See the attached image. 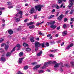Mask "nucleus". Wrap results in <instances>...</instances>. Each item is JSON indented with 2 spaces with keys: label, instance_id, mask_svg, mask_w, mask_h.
Here are the masks:
<instances>
[{
  "label": "nucleus",
  "instance_id": "f257e3e1",
  "mask_svg": "<svg viewBox=\"0 0 74 74\" xmlns=\"http://www.w3.org/2000/svg\"><path fill=\"white\" fill-rule=\"evenodd\" d=\"M52 64V61H50L48 62H45V63L43 66L42 67L41 69H45V67H46L47 66H48L49 64Z\"/></svg>",
  "mask_w": 74,
  "mask_h": 74
},
{
  "label": "nucleus",
  "instance_id": "f03ea898",
  "mask_svg": "<svg viewBox=\"0 0 74 74\" xmlns=\"http://www.w3.org/2000/svg\"><path fill=\"white\" fill-rule=\"evenodd\" d=\"M35 51H37L38 50V48L40 47L41 46V44H40L38 42H36L35 44Z\"/></svg>",
  "mask_w": 74,
  "mask_h": 74
},
{
  "label": "nucleus",
  "instance_id": "7ed1b4c3",
  "mask_svg": "<svg viewBox=\"0 0 74 74\" xmlns=\"http://www.w3.org/2000/svg\"><path fill=\"white\" fill-rule=\"evenodd\" d=\"M35 8L36 9H38V11H40L41 10V8L43 7L42 5H38L35 6Z\"/></svg>",
  "mask_w": 74,
  "mask_h": 74
},
{
  "label": "nucleus",
  "instance_id": "20e7f679",
  "mask_svg": "<svg viewBox=\"0 0 74 74\" xmlns=\"http://www.w3.org/2000/svg\"><path fill=\"white\" fill-rule=\"evenodd\" d=\"M7 3V5L8 6V8H9V9H10V8H13V7H14V6L13 5H12V3H11V2H8Z\"/></svg>",
  "mask_w": 74,
  "mask_h": 74
},
{
  "label": "nucleus",
  "instance_id": "39448f33",
  "mask_svg": "<svg viewBox=\"0 0 74 74\" xmlns=\"http://www.w3.org/2000/svg\"><path fill=\"white\" fill-rule=\"evenodd\" d=\"M15 47L13 48L12 50L11 51V53H8L6 54V56H11V53H12V52L15 51Z\"/></svg>",
  "mask_w": 74,
  "mask_h": 74
},
{
  "label": "nucleus",
  "instance_id": "423d86ee",
  "mask_svg": "<svg viewBox=\"0 0 74 74\" xmlns=\"http://www.w3.org/2000/svg\"><path fill=\"white\" fill-rule=\"evenodd\" d=\"M63 63H61L60 67V71L61 72L63 71V69H62V67H64V66H66V67H67V66H68V65H67V64H65L64 65H63Z\"/></svg>",
  "mask_w": 74,
  "mask_h": 74
},
{
  "label": "nucleus",
  "instance_id": "0eeeda50",
  "mask_svg": "<svg viewBox=\"0 0 74 74\" xmlns=\"http://www.w3.org/2000/svg\"><path fill=\"white\" fill-rule=\"evenodd\" d=\"M69 3L70 4V5L71 6H68V7L69 8H70L71 7H72V6L73 4V3H74V0H69Z\"/></svg>",
  "mask_w": 74,
  "mask_h": 74
},
{
  "label": "nucleus",
  "instance_id": "6e6552de",
  "mask_svg": "<svg viewBox=\"0 0 74 74\" xmlns=\"http://www.w3.org/2000/svg\"><path fill=\"white\" fill-rule=\"evenodd\" d=\"M64 15H63V14L61 15L57 18L58 20V21H61V20H62V18H63V17H64Z\"/></svg>",
  "mask_w": 74,
  "mask_h": 74
},
{
  "label": "nucleus",
  "instance_id": "1a4fd4ad",
  "mask_svg": "<svg viewBox=\"0 0 74 74\" xmlns=\"http://www.w3.org/2000/svg\"><path fill=\"white\" fill-rule=\"evenodd\" d=\"M35 10L34 8H32L29 11V13H30V14H33V13H34Z\"/></svg>",
  "mask_w": 74,
  "mask_h": 74
},
{
  "label": "nucleus",
  "instance_id": "9d476101",
  "mask_svg": "<svg viewBox=\"0 0 74 74\" xmlns=\"http://www.w3.org/2000/svg\"><path fill=\"white\" fill-rule=\"evenodd\" d=\"M5 58L4 56H2L0 59V61H5Z\"/></svg>",
  "mask_w": 74,
  "mask_h": 74
},
{
  "label": "nucleus",
  "instance_id": "9b49d317",
  "mask_svg": "<svg viewBox=\"0 0 74 74\" xmlns=\"http://www.w3.org/2000/svg\"><path fill=\"white\" fill-rule=\"evenodd\" d=\"M73 45L74 44L73 43L69 45L67 47L66 49H69L70 48H71V47H73Z\"/></svg>",
  "mask_w": 74,
  "mask_h": 74
},
{
  "label": "nucleus",
  "instance_id": "f8f14e48",
  "mask_svg": "<svg viewBox=\"0 0 74 74\" xmlns=\"http://www.w3.org/2000/svg\"><path fill=\"white\" fill-rule=\"evenodd\" d=\"M40 65H36L35 67L34 68V70H37V69H38V68H39V67H40Z\"/></svg>",
  "mask_w": 74,
  "mask_h": 74
},
{
  "label": "nucleus",
  "instance_id": "ddd939ff",
  "mask_svg": "<svg viewBox=\"0 0 74 74\" xmlns=\"http://www.w3.org/2000/svg\"><path fill=\"white\" fill-rule=\"evenodd\" d=\"M19 14H20L21 16H19V18H22V14H23V12H22V11H20V12H19Z\"/></svg>",
  "mask_w": 74,
  "mask_h": 74
},
{
  "label": "nucleus",
  "instance_id": "4468645a",
  "mask_svg": "<svg viewBox=\"0 0 74 74\" xmlns=\"http://www.w3.org/2000/svg\"><path fill=\"white\" fill-rule=\"evenodd\" d=\"M48 24H50L51 25H53L55 23V21H53L51 23L48 22Z\"/></svg>",
  "mask_w": 74,
  "mask_h": 74
},
{
  "label": "nucleus",
  "instance_id": "2eb2a0df",
  "mask_svg": "<svg viewBox=\"0 0 74 74\" xmlns=\"http://www.w3.org/2000/svg\"><path fill=\"white\" fill-rule=\"evenodd\" d=\"M8 33L10 34H13V31L11 29H9L8 30Z\"/></svg>",
  "mask_w": 74,
  "mask_h": 74
},
{
  "label": "nucleus",
  "instance_id": "dca6fc26",
  "mask_svg": "<svg viewBox=\"0 0 74 74\" xmlns=\"http://www.w3.org/2000/svg\"><path fill=\"white\" fill-rule=\"evenodd\" d=\"M56 27H57V26L56 25H51L50 26V27H51V28H52V29H55V28H56Z\"/></svg>",
  "mask_w": 74,
  "mask_h": 74
},
{
  "label": "nucleus",
  "instance_id": "f3484780",
  "mask_svg": "<svg viewBox=\"0 0 74 74\" xmlns=\"http://www.w3.org/2000/svg\"><path fill=\"white\" fill-rule=\"evenodd\" d=\"M23 58H20L19 59L18 63H22V60H23Z\"/></svg>",
  "mask_w": 74,
  "mask_h": 74
},
{
  "label": "nucleus",
  "instance_id": "a211bd4d",
  "mask_svg": "<svg viewBox=\"0 0 74 74\" xmlns=\"http://www.w3.org/2000/svg\"><path fill=\"white\" fill-rule=\"evenodd\" d=\"M67 32L66 31H65L63 32L62 35L63 36H65L66 35H67Z\"/></svg>",
  "mask_w": 74,
  "mask_h": 74
},
{
  "label": "nucleus",
  "instance_id": "6ab92c4d",
  "mask_svg": "<svg viewBox=\"0 0 74 74\" xmlns=\"http://www.w3.org/2000/svg\"><path fill=\"white\" fill-rule=\"evenodd\" d=\"M42 53V51H40V52L37 54V56H40L41 55Z\"/></svg>",
  "mask_w": 74,
  "mask_h": 74
},
{
  "label": "nucleus",
  "instance_id": "aec40b11",
  "mask_svg": "<svg viewBox=\"0 0 74 74\" xmlns=\"http://www.w3.org/2000/svg\"><path fill=\"white\" fill-rule=\"evenodd\" d=\"M59 67V64L58 63H57L55 64V65L54 66V67L56 68H57Z\"/></svg>",
  "mask_w": 74,
  "mask_h": 74
},
{
  "label": "nucleus",
  "instance_id": "412c9836",
  "mask_svg": "<svg viewBox=\"0 0 74 74\" xmlns=\"http://www.w3.org/2000/svg\"><path fill=\"white\" fill-rule=\"evenodd\" d=\"M34 27H35L34 25L29 26V29H34Z\"/></svg>",
  "mask_w": 74,
  "mask_h": 74
},
{
  "label": "nucleus",
  "instance_id": "4be33fe9",
  "mask_svg": "<svg viewBox=\"0 0 74 74\" xmlns=\"http://www.w3.org/2000/svg\"><path fill=\"white\" fill-rule=\"evenodd\" d=\"M30 41L32 42H34V37H32L30 39Z\"/></svg>",
  "mask_w": 74,
  "mask_h": 74
},
{
  "label": "nucleus",
  "instance_id": "5701e85b",
  "mask_svg": "<svg viewBox=\"0 0 74 74\" xmlns=\"http://www.w3.org/2000/svg\"><path fill=\"white\" fill-rule=\"evenodd\" d=\"M9 47V46L8 45H6L5 47V49L6 51H7L8 50V49Z\"/></svg>",
  "mask_w": 74,
  "mask_h": 74
},
{
  "label": "nucleus",
  "instance_id": "b1692460",
  "mask_svg": "<svg viewBox=\"0 0 74 74\" xmlns=\"http://www.w3.org/2000/svg\"><path fill=\"white\" fill-rule=\"evenodd\" d=\"M26 50L27 52H29L31 51V49L29 48H27L26 49Z\"/></svg>",
  "mask_w": 74,
  "mask_h": 74
},
{
  "label": "nucleus",
  "instance_id": "393cba45",
  "mask_svg": "<svg viewBox=\"0 0 74 74\" xmlns=\"http://www.w3.org/2000/svg\"><path fill=\"white\" fill-rule=\"evenodd\" d=\"M23 55V53L22 52H21L19 53V56L21 57V56H22Z\"/></svg>",
  "mask_w": 74,
  "mask_h": 74
},
{
  "label": "nucleus",
  "instance_id": "a878e982",
  "mask_svg": "<svg viewBox=\"0 0 74 74\" xmlns=\"http://www.w3.org/2000/svg\"><path fill=\"white\" fill-rule=\"evenodd\" d=\"M44 22V21H42L40 23H39L38 22L37 23L36 25L38 26L39 25H41V24H42V23H43Z\"/></svg>",
  "mask_w": 74,
  "mask_h": 74
},
{
  "label": "nucleus",
  "instance_id": "bb28decb",
  "mask_svg": "<svg viewBox=\"0 0 74 74\" xmlns=\"http://www.w3.org/2000/svg\"><path fill=\"white\" fill-rule=\"evenodd\" d=\"M34 23L32 22H30L29 23H27V26H29V25H33V24Z\"/></svg>",
  "mask_w": 74,
  "mask_h": 74
},
{
  "label": "nucleus",
  "instance_id": "cd10ccee",
  "mask_svg": "<svg viewBox=\"0 0 74 74\" xmlns=\"http://www.w3.org/2000/svg\"><path fill=\"white\" fill-rule=\"evenodd\" d=\"M23 45L24 47H27V46H28V44L25 43H23Z\"/></svg>",
  "mask_w": 74,
  "mask_h": 74
},
{
  "label": "nucleus",
  "instance_id": "c85d7f7f",
  "mask_svg": "<svg viewBox=\"0 0 74 74\" xmlns=\"http://www.w3.org/2000/svg\"><path fill=\"white\" fill-rule=\"evenodd\" d=\"M22 29V28L21 27H19L18 28L16 29L17 31L18 32L19 30H21V29Z\"/></svg>",
  "mask_w": 74,
  "mask_h": 74
},
{
  "label": "nucleus",
  "instance_id": "c756f323",
  "mask_svg": "<svg viewBox=\"0 0 74 74\" xmlns=\"http://www.w3.org/2000/svg\"><path fill=\"white\" fill-rule=\"evenodd\" d=\"M54 16L53 15H51L49 17V18H48L49 19H51V18H52L53 17H54Z\"/></svg>",
  "mask_w": 74,
  "mask_h": 74
},
{
  "label": "nucleus",
  "instance_id": "7c9ffc66",
  "mask_svg": "<svg viewBox=\"0 0 74 74\" xmlns=\"http://www.w3.org/2000/svg\"><path fill=\"white\" fill-rule=\"evenodd\" d=\"M45 44V43L44 42H43L41 44H40L41 45L42 48H44L45 47V45H44Z\"/></svg>",
  "mask_w": 74,
  "mask_h": 74
},
{
  "label": "nucleus",
  "instance_id": "2f4dec72",
  "mask_svg": "<svg viewBox=\"0 0 74 74\" xmlns=\"http://www.w3.org/2000/svg\"><path fill=\"white\" fill-rule=\"evenodd\" d=\"M38 72L40 73H44V71L43 70H39L38 71Z\"/></svg>",
  "mask_w": 74,
  "mask_h": 74
},
{
  "label": "nucleus",
  "instance_id": "473e14b6",
  "mask_svg": "<svg viewBox=\"0 0 74 74\" xmlns=\"http://www.w3.org/2000/svg\"><path fill=\"white\" fill-rule=\"evenodd\" d=\"M28 68H29V66H26L24 67V70H27Z\"/></svg>",
  "mask_w": 74,
  "mask_h": 74
},
{
  "label": "nucleus",
  "instance_id": "72a5a7b5",
  "mask_svg": "<svg viewBox=\"0 0 74 74\" xmlns=\"http://www.w3.org/2000/svg\"><path fill=\"white\" fill-rule=\"evenodd\" d=\"M20 21V19L19 18H16V22H19Z\"/></svg>",
  "mask_w": 74,
  "mask_h": 74
},
{
  "label": "nucleus",
  "instance_id": "f704fd0d",
  "mask_svg": "<svg viewBox=\"0 0 74 74\" xmlns=\"http://www.w3.org/2000/svg\"><path fill=\"white\" fill-rule=\"evenodd\" d=\"M50 52H56L57 51V49H54V50H50Z\"/></svg>",
  "mask_w": 74,
  "mask_h": 74
},
{
  "label": "nucleus",
  "instance_id": "c9c22d12",
  "mask_svg": "<svg viewBox=\"0 0 74 74\" xmlns=\"http://www.w3.org/2000/svg\"><path fill=\"white\" fill-rule=\"evenodd\" d=\"M73 12H74V10H71V11L70 12V14H73Z\"/></svg>",
  "mask_w": 74,
  "mask_h": 74
},
{
  "label": "nucleus",
  "instance_id": "e433bc0d",
  "mask_svg": "<svg viewBox=\"0 0 74 74\" xmlns=\"http://www.w3.org/2000/svg\"><path fill=\"white\" fill-rule=\"evenodd\" d=\"M57 6V5L53 4L52 5V8H54V7H56Z\"/></svg>",
  "mask_w": 74,
  "mask_h": 74
},
{
  "label": "nucleus",
  "instance_id": "4c0bfd02",
  "mask_svg": "<svg viewBox=\"0 0 74 74\" xmlns=\"http://www.w3.org/2000/svg\"><path fill=\"white\" fill-rule=\"evenodd\" d=\"M67 18H65L64 20V22H67Z\"/></svg>",
  "mask_w": 74,
  "mask_h": 74
},
{
  "label": "nucleus",
  "instance_id": "58836bf2",
  "mask_svg": "<svg viewBox=\"0 0 74 74\" xmlns=\"http://www.w3.org/2000/svg\"><path fill=\"white\" fill-rule=\"evenodd\" d=\"M17 47L18 49H19L21 48V45L19 44H18L17 45Z\"/></svg>",
  "mask_w": 74,
  "mask_h": 74
},
{
  "label": "nucleus",
  "instance_id": "ea45409f",
  "mask_svg": "<svg viewBox=\"0 0 74 74\" xmlns=\"http://www.w3.org/2000/svg\"><path fill=\"white\" fill-rule=\"evenodd\" d=\"M4 39H3L2 38H1L0 39V42H1L4 41Z\"/></svg>",
  "mask_w": 74,
  "mask_h": 74
},
{
  "label": "nucleus",
  "instance_id": "a19ab883",
  "mask_svg": "<svg viewBox=\"0 0 74 74\" xmlns=\"http://www.w3.org/2000/svg\"><path fill=\"white\" fill-rule=\"evenodd\" d=\"M71 65H72V66H74V62L72 61L71 62Z\"/></svg>",
  "mask_w": 74,
  "mask_h": 74
},
{
  "label": "nucleus",
  "instance_id": "79ce46f5",
  "mask_svg": "<svg viewBox=\"0 0 74 74\" xmlns=\"http://www.w3.org/2000/svg\"><path fill=\"white\" fill-rule=\"evenodd\" d=\"M31 64L32 65H34V66L35 65H36V64H37V62H34V63H32Z\"/></svg>",
  "mask_w": 74,
  "mask_h": 74
},
{
  "label": "nucleus",
  "instance_id": "37998d69",
  "mask_svg": "<svg viewBox=\"0 0 74 74\" xmlns=\"http://www.w3.org/2000/svg\"><path fill=\"white\" fill-rule=\"evenodd\" d=\"M46 47H49V44L48 42L46 43Z\"/></svg>",
  "mask_w": 74,
  "mask_h": 74
},
{
  "label": "nucleus",
  "instance_id": "c03bdc74",
  "mask_svg": "<svg viewBox=\"0 0 74 74\" xmlns=\"http://www.w3.org/2000/svg\"><path fill=\"white\" fill-rule=\"evenodd\" d=\"M71 21H72V22H74V18H71Z\"/></svg>",
  "mask_w": 74,
  "mask_h": 74
},
{
  "label": "nucleus",
  "instance_id": "a18cd8bd",
  "mask_svg": "<svg viewBox=\"0 0 74 74\" xmlns=\"http://www.w3.org/2000/svg\"><path fill=\"white\" fill-rule=\"evenodd\" d=\"M67 27V25H66V24H64L63 25V27L64 28H66Z\"/></svg>",
  "mask_w": 74,
  "mask_h": 74
},
{
  "label": "nucleus",
  "instance_id": "49530a36",
  "mask_svg": "<svg viewBox=\"0 0 74 74\" xmlns=\"http://www.w3.org/2000/svg\"><path fill=\"white\" fill-rule=\"evenodd\" d=\"M55 63H56V61L52 62V64H55Z\"/></svg>",
  "mask_w": 74,
  "mask_h": 74
},
{
  "label": "nucleus",
  "instance_id": "de8ad7c7",
  "mask_svg": "<svg viewBox=\"0 0 74 74\" xmlns=\"http://www.w3.org/2000/svg\"><path fill=\"white\" fill-rule=\"evenodd\" d=\"M6 45V44L5 43H3L1 44V47H3V46H4V45Z\"/></svg>",
  "mask_w": 74,
  "mask_h": 74
},
{
  "label": "nucleus",
  "instance_id": "09e8293b",
  "mask_svg": "<svg viewBox=\"0 0 74 74\" xmlns=\"http://www.w3.org/2000/svg\"><path fill=\"white\" fill-rule=\"evenodd\" d=\"M55 12V9H53L51 11V12L52 13H53V12Z\"/></svg>",
  "mask_w": 74,
  "mask_h": 74
},
{
  "label": "nucleus",
  "instance_id": "8fccbe9b",
  "mask_svg": "<svg viewBox=\"0 0 74 74\" xmlns=\"http://www.w3.org/2000/svg\"><path fill=\"white\" fill-rule=\"evenodd\" d=\"M1 49V51L0 52H4V50L3 49Z\"/></svg>",
  "mask_w": 74,
  "mask_h": 74
},
{
  "label": "nucleus",
  "instance_id": "3c124183",
  "mask_svg": "<svg viewBox=\"0 0 74 74\" xmlns=\"http://www.w3.org/2000/svg\"><path fill=\"white\" fill-rule=\"evenodd\" d=\"M5 9L4 8H0V10H3Z\"/></svg>",
  "mask_w": 74,
  "mask_h": 74
},
{
  "label": "nucleus",
  "instance_id": "603ef678",
  "mask_svg": "<svg viewBox=\"0 0 74 74\" xmlns=\"http://www.w3.org/2000/svg\"><path fill=\"white\" fill-rule=\"evenodd\" d=\"M51 36V34H49L47 35V37H49Z\"/></svg>",
  "mask_w": 74,
  "mask_h": 74
},
{
  "label": "nucleus",
  "instance_id": "864d4df0",
  "mask_svg": "<svg viewBox=\"0 0 74 74\" xmlns=\"http://www.w3.org/2000/svg\"><path fill=\"white\" fill-rule=\"evenodd\" d=\"M37 17V15H35V16H34V19H36Z\"/></svg>",
  "mask_w": 74,
  "mask_h": 74
},
{
  "label": "nucleus",
  "instance_id": "5fc2aeb1",
  "mask_svg": "<svg viewBox=\"0 0 74 74\" xmlns=\"http://www.w3.org/2000/svg\"><path fill=\"white\" fill-rule=\"evenodd\" d=\"M56 9H59V6H58L57 5V6H56Z\"/></svg>",
  "mask_w": 74,
  "mask_h": 74
},
{
  "label": "nucleus",
  "instance_id": "6e6d98bb",
  "mask_svg": "<svg viewBox=\"0 0 74 74\" xmlns=\"http://www.w3.org/2000/svg\"><path fill=\"white\" fill-rule=\"evenodd\" d=\"M49 56L50 57H54V56L52 54H50Z\"/></svg>",
  "mask_w": 74,
  "mask_h": 74
},
{
  "label": "nucleus",
  "instance_id": "4d7b16f0",
  "mask_svg": "<svg viewBox=\"0 0 74 74\" xmlns=\"http://www.w3.org/2000/svg\"><path fill=\"white\" fill-rule=\"evenodd\" d=\"M38 34L40 35H42V33H41V32H38Z\"/></svg>",
  "mask_w": 74,
  "mask_h": 74
},
{
  "label": "nucleus",
  "instance_id": "13d9d810",
  "mask_svg": "<svg viewBox=\"0 0 74 74\" xmlns=\"http://www.w3.org/2000/svg\"><path fill=\"white\" fill-rule=\"evenodd\" d=\"M60 26L58 27L57 28V30H59V29H60Z\"/></svg>",
  "mask_w": 74,
  "mask_h": 74
},
{
  "label": "nucleus",
  "instance_id": "bf43d9fd",
  "mask_svg": "<svg viewBox=\"0 0 74 74\" xmlns=\"http://www.w3.org/2000/svg\"><path fill=\"white\" fill-rule=\"evenodd\" d=\"M1 20L3 22V23H4V22H5V20H4V19H1Z\"/></svg>",
  "mask_w": 74,
  "mask_h": 74
},
{
  "label": "nucleus",
  "instance_id": "052dcab7",
  "mask_svg": "<svg viewBox=\"0 0 74 74\" xmlns=\"http://www.w3.org/2000/svg\"><path fill=\"white\" fill-rule=\"evenodd\" d=\"M51 44H55V42L53 41H51Z\"/></svg>",
  "mask_w": 74,
  "mask_h": 74
},
{
  "label": "nucleus",
  "instance_id": "680f3d73",
  "mask_svg": "<svg viewBox=\"0 0 74 74\" xmlns=\"http://www.w3.org/2000/svg\"><path fill=\"white\" fill-rule=\"evenodd\" d=\"M28 19H26L24 21V22H26L27 21Z\"/></svg>",
  "mask_w": 74,
  "mask_h": 74
},
{
  "label": "nucleus",
  "instance_id": "e2e57ef3",
  "mask_svg": "<svg viewBox=\"0 0 74 74\" xmlns=\"http://www.w3.org/2000/svg\"><path fill=\"white\" fill-rule=\"evenodd\" d=\"M63 3H62L61 4V5L60 6V8H63Z\"/></svg>",
  "mask_w": 74,
  "mask_h": 74
},
{
  "label": "nucleus",
  "instance_id": "0e129e2a",
  "mask_svg": "<svg viewBox=\"0 0 74 74\" xmlns=\"http://www.w3.org/2000/svg\"><path fill=\"white\" fill-rule=\"evenodd\" d=\"M64 42H63L62 43L61 45V46H63V45H64Z\"/></svg>",
  "mask_w": 74,
  "mask_h": 74
},
{
  "label": "nucleus",
  "instance_id": "69168bd1",
  "mask_svg": "<svg viewBox=\"0 0 74 74\" xmlns=\"http://www.w3.org/2000/svg\"><path fill=\"white\" fill-rule=\"evenodd\" d=\"M61 40H59L57 41V43H60Z\"/></svg>",
  "mask_w": 74,
  "mask_h": 74
},
{
  "label": "nucleus",
  "instance_id": "338daca9",
  "mask_svg": "<svg viewBox=\"0 0 74 74\" xmlns=\"http://www.w3.org/2000/svg\"><path fill=\"white\" fill-rule=\"evenodd\" d=\"M58 36H59V35L58 34H56L55 35V37H58Z\"/></svg>",
  "mask_w": 74,
  "mask_h": 74
},
{
  "label": "nucleus",
  "instance_id": "774afa93",
  "mask_svg": "<svg viewBox=\"0 0 74 74\" xmlns=\"http://www.w3.org/2000/svg\"><path fill=\"white\" fill-rule=\"evenodd\" d=\"M3 27H5V24H2Z\"/></svg>",
  "mask_w": 74,
  "mask_h": 74
}]
</instances>
